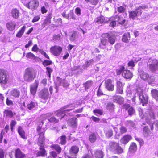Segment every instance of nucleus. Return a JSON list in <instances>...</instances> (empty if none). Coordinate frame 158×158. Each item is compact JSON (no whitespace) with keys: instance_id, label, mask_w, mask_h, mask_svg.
<instances>
[{"instance_id":"393cba45","label":"nucleus","mask_w":158,"mask_h":158,"mask_svg":"<svg viewBox=\"0 0 158 158\" xmlns=\"http://www.w3.org/2000/svg\"><path fill=\"white\" fill-rule=\"evenodd\" d=\"M19 12L16 8L13 9L11 12V15L12 17L15 19L19 18Z\"/></svg>"},{"instance_id":"aec40b11","label":"nucleus","mask_w":158,"mask_h":158,"mask_svg":"<svg viewBox=\"0 0 158 158\" xmlns=\"http://www.w3.org/2000/svg\"><path fill=\"white\" fill-rule=\"evenodd\" d=\"M9 93L11 96L15 98H18L20 95L19 91L15 89H13L10 90Z\"/></svg>"},{"instance_id":"ddd939ff","label":"nucleus","mask_w":158,"mask_h":158,"mask_svg":"<svg viewBox=\"0 0 158 158\" xmlns=\"http://www.w3.org/2000/svg\"><path fill=\"white\" fill-rule=\"evenodd\" d=\"M79 148L76 146H72L69 150V152L70 154L73 155V157L69 156V158H77L76 156L78 152Z\"/></svg>"},{"instance_id":"20e7f679","label":"nucleus","mask_w":158,"mask_h":158,"mask_svg":"<svg viewBox=\"0 0 158 158\" xmlns=\"http://www.w3.org/2000/svg\"><path fill=\"white\" fill-rule=\"evenodd\" d=\"M135 97H138L139 102L143 106L148 102V96L147 94H143L142 90L140 89H138L136 90Z\"/></svg>"},{"instance_id":"bf43d9fd","label":"nucleus","mask_w":158,"mask_h":158,"mask_svg":"<svg viewBox=\"0 0 158 158\" xmlns=\"http://www.w3.org/2000/svg\"><path fill=\"white\" fill-rule=\"evenodd\" d=\"M6 103L7 105L10 106H12L14 104L13 101L8 98H6Z\"/></svg>"},{"instance_id":"603ef678","label":"nucleus","mask_w":158,"mask_h":158,"mask_svg":"<svg viewBox=\"0 0 158 158\" xmlns=\"http://www.w3.org/2000/svg\"><path fill=\"white\" fill-rule=\"evenodd\" d=\"M17 124V122L14 120H12L10 123V129L12 132L13 131L14 127Z\"/></svg>"},{"instance_id":"412c9836","label":"nucleus","mask_w":158,"mask_h":158,"mask_svg":"<svg viewBox=\"0 0 158 158\" xmlns=\"http://www.w3.org/2000/svg\"><path fill=\"white\" fill-rule=\"evenodd\" d=\"M100 40L99 47L101 48H105L106 46L108 44L107 39L105 38L100 39Z\"/></svg>"},{"instance_id":"49530a36","label":"nucleus","mask_w":158,"mask_h":158,"mask_svg":"<svg viewBox=\"0 0 158 158\" xmlns=\"http://www.w3.org/2000/svg\"><path fill=\"white\" fill-rule=\"evenodd\" d=\"M126 125L127 127L129 126L130 127L133 128H135V125L134 122L131 120H128L127 121L126 123Z\"/></svg>"},{"instance_id":"774afa93","label":"nucleus","mask_w":158,"mask_h":158,"mask_svg":"<svg viewBox=\"0 0 158 158\" xmlns=\"http://www.w3.org/2000/svg\"><path fill=\"white\" fill-rule=\"evenodd\" d=\"M135 139L138 141L140 145H143L144 144V141L143 139L140 138H139L135 137Z\"/></svg>"},{"instance_id":"0eeeda50","label":"nucleus","mask_w":158,"mask_h":158,"mask_svg":"<svg viewBox=\"0 0 158 158\" xmlns=\"http://www.w3.org/2000/svg\"><path fill=\"white\" fill-rule=\"evenodd\" d=\"M57 81L55 83V89H56V92L58 91V87L59 86H62L64 87H66L69 86V84L67 80L62 79L59 77H57Z\"/></svg>"},{"instance_id":"2f4dec72","label":"nucleus","mask_w":158,"mask_h":158,"mask_svg":"<svg viewBox=\"0 0 158 158\" xmlns=\"http://www.w3.org/2000/svg\"><path fill=\"white\" fill-rule=\"evenodd\" d=\"M69 39L72 41L75 40L78 37V34L76 31H73L69 33Z\"/></svg>"},{"instance_id":"f704fd0d","label":"nucleus","mask_w":158,"mask_h":158,"mask_svg":"<svg viewBox=\"0 0 158 158\" xmlns=\"http://www.w3.org/2000/svg\"><path fill=\"white\" fill-rule=\"evenodd\" d=\"M140 75V76L141 79L144 80H146L148 79L149 75L146 72L143 71H139Z\"/></svg>"},{"instance_id":"864d4df0","label":"nucleus","mask_w":158,"mask_h":158,"mask_svg":"<svg viewBox=\"0 0 158 158\" xmlns=\"http://www.w3.org/2000/svg\"><path fill=\"white\" fill-rule=\"evenodd\" d=\"M128 112L129 115L131 116L135 113V110L133 107H131L128 110Z\"/></svg>"},{"instance_id":"338daca9","label":"nucleus","mask_w":158,"mask_h":158,"mask_svg":"<svg viewBox=\"0 0 158 158\" xmlns=\"http://www.w3.org/2000/svg\"><path fill=\"white\" fill-rule=\"evenodd\" d=\"M120 131L121 134H124L127 131V129L125 127H121L120 128Z\"/></svg>"},{"instance_id":"052dcab7","label":"nucleus","mask_w":158,"mask_h":158,"mask_svg":"<svg viewBox=\"0 0 158 158\" xmlns=\"http://www.w3.org/2000/svg\"><path fill=\"white\" fill-rule=\"evenodd\" d=\"M52 62L50 60H45L43 62V64L44 66H47L48 65H51Z\"/></svg>"},{"instance_id":"37998d69","label":"nucleus","mask_w":158,"mask_h":158,"mask_svg":"<svg viewBox=\"0 0 158 158\" xmlns=\"http://www.w3.org/2000/svg\"><path fill=\"white\" fill-rule=\"evenodd\" d=\"M89 138L91 143L94 142L96 139V134L94 133H91L89 135Z\"/></svg>"},{"instance_id":"680f3d73","label":"nucleus","mask_w":158,"mask_h":158,"mask_svg":"<svg viewBox=\"0 0 158 158\" xmlns=\"http://www.w3.org/2000/svg\"><path fill=\"white\" fill-rule=\"evenodd\" d=\"M126 10V8L122 6H120L118 8V10L119 13H124L125 11Z\"/></svg>"},{"instance_id":"9b49d317","label":"nucleus","mask_w":158,"mask_h":158,"mask_svg":"<svg viewBox=\"0 0 158 158\" xmlns=\"http://www.w3.org/2000/svg\"><path fill=\"white\" fill-rule=\"evenodd\" d=\"M49 96V93L48 89H44L41 90L39 93V97L44 100L47 99Z\"/></svg>"},{"instance_id":"f3484780","label":"nucleus","mask_w":158,"mask_h":158,"mask_svg":"<svg viewBox=\"0 0 158 158\" xmlns=\"http://www.w3.org/2000/svg\"><path fill=\"white\" fill-rule=\"evenodd\" d=\"M69 125L73 128L76 127L77 126V120L75 118H73L68 121Z\"/></svg>"},{"instance_id":"8fccbe9b","label":"nucleus","mask_w":158,"mask_h":158,"mask_svg":"<svg viewBox=\"0 0 158 158\" xmlns=\"http://www.w3.org/2000/svg\"><path fill=\"white\" fill-rule=\"evenodd\" d=\"M92 82L91 81H88L84 84V86L85 87V90L89 89L92 85Z\"/></svg>"},{"instance_id":"473e14b6","label":"nucleus","mask_w":158,"mask_h":158,"mask_svg":"<svg viewBox=\"0 0 158 158\" xmlns=\"http://www.w3.org/2000/svg\"><path fill=\"white\" fill-rule=\"evenodd\" d=\"M104 132L105 136L107 138H110L113 135V131L111 129L105 128L104 130Z\"/></svg>"},{"instance_id":"6ab92c4d","label":"nucleus","mask_w":158,"mask_h":158,"mask_svg":"<svg viewBox=\"0 0 158 158\" xmlns=\"http://www.w3.org/2000/svg\"><path fill=\"white\" fill-rule=\"evenodd\" d=\"M113 20L118 22V23L121 24H123L126 22V20L123 19V18L120 17L118 15H114L113 16Z\"/></svg>"},{"instance_id":"de8ad7c7","label":"nucleus","mask_w":158,"mask_h":158,"mask_svg":"<svg viewBox=\"0 0 158 158\" xmlns=\"http://www.w3.org/2000/svg\"><path fill=\"white\" fill-rule=\"evenodd\" d=\"M94 62V60L92 59L86 61L85 64L84 66L85 67H88L90 66H92Z\"/></svg>"},{"instance_id":"f257e3e1","label":"nucleus","mask_w":158,"mask_h":158,"mask_svg":"<svg viewBox=\"0 0 158 158\" xmlns=\"http://www.w3.org/2000/svg\"><path fill=\"white\" fill-rule=\"evenodd\" d=\"M44 122L42 121L39 123V126L36 128L37 131L38 135H39L38 139V144L40 146L39 149L40 151H38L37 153V156H44L46 154V151L44 148L43 145L44 143L45 139H44V134L45 132V129L42 128V126L43 125Z\"/></svg>"},{"instance_id":"39448f33","label":"nucleus","mask_w":158,"mask_h":158,"mask_svg":"<svg viewBox=\"0 0 158 158\" xmlns=\"http://www.w3.org/2000/svg\"><path fill=\"white\" fill-rule=\"evenodd\" d=\"M108 148L110 151L118 154L121 153L123 151L122 148L119 145V144L114 142L110 143Z\"/></svg>"},{"instance_id":"6e6552de","label":"nucleus","mask_w":158,"mask_h":158,"mask_svg":"<svg viewBox=\"0 0 158 158\" xmlns=\"http://www.w3.org/2000/svg\"><path fill=\"white\" fill-rule=\"evenodd\" d=\"M24 5L29 9L36 10L39 5L38 0H31L28 3H24Z\"/></svg>"},{"instance_id":"4d7b16f0","label":"nucleus","mask_w":158,"mask_h":158,"mask_svg":"<svg viewBox=\"0 0 158 158\" xmlns=\"http://www.w3.org/2000/svg\"><path fill=\"white\" fill-rule=\"evenodd\" d=\"M61 36L60 34L54 35L53 37V40L54 41H59L60 39Z\"/></svg>"},{"instance_id":"a878e982","label":"nucleus","mask_w":158,"mask_h":158,"mask_svg":"<svg viewBox=\"0 0 158 158\" xmlns=\"http://www.w3.org/2000/svg\"><path fill=\"white\" fill-rule=\"evenodd\" d=\"M7 29L10 31H13L15 29L16 23L14 21H10L6 23Z\"/></svg>"},{"instance_id":"09e8293b","label":"nucleus","mask_w":158,"mask_h":158,"mask_svg":"<svg viewBox=\"0 0 158 158\" xmlns=\"http://www.w3.org/2000/svg\"><path fill=\"white\" fill-rule=\"evenodd\" d=\"M52 148L55 149L58 153H60L61 152V148L58 144L53 145L52 146Z\"/></svg>"},{"instance_id":"bb28decb","label":"nucleus","mask_w":158,"mask_h":158,"mask_svg":"<svg viewBox=\"0 0 158 158\" xmlns=\"http://www.w3.org/2000/svg\"><path fill=\"white\" fill-rule=\"evenodd\" d=\"M106 21L107 20H105V17L102 16L97 18L96 23L98 25L101 26L102 24L105 23Z\"/></svg>"},{"instance_id":"ea45409f","label":"nucleus","mask_w":158,"mask_h":158,"mask_svg":"<svg viewBox=\"0 0 158 158\" xmlns=\"http://www.w3.org/2000/svg\"><path fill=\"white\" fill-rule=\"evenodd\" d=\"M58 143L62 145L65 144L66 143V137L65 135H62L59 137L57 140Z\"/></svg>"},{"instance_id":"4be33fe9","label":"nucleus","mask_w":158,"mask_h":158,"mask_svg":"<svg viewBox=\"0 0 158 158\" xmlns=\"http://www.w3.org/2000/svg\"><path fill=\"white\" fill-rule=\"evenodd\" d=\"M15 156L16 158H24L25 155L19 148H17L15 150Z\"/></svg>"},{"instance_id":"cd10ccee","label":"nucleus","mask_w":158,"mask_h":158,"mask_svg":"<svg viewBox=\"0 0 158 158\" xmlns=\"http://www.w3.org/2000/svg\"><path fill=\"white\" fill-rule=\"evenodd\" d=\"M132 139V137L130 135H126L120 140V142L123 144H126Z\"/></svg>"},{"instance_id":"a211bd4d","label":"nucleus","mask_w":158,"mask_h":158,"mask_svg":"<svg viewBox=\"0 0 158 158\" xmlns=\"http://www.w3.org/2000/svg\"><path fill=\"white\" fill-rule=\"evenodd\" d=\"M122 74L123 76L126 79H131L133 76V74L128 70L124 69Z\"/></svg>"},{"instance_id":"1a4fd4ad","label":"nucleus","mask_w":158,"mask_h":158,"mask_svg":"<svg viewBox=\"0 0 158 158\" xmlns=\"http://www.w3.org/2000/svg\"><path fill=\"white\" fill-rule=\"evenodd\" d=\"M143 116L144 117H143L145 118L146 122L148 124H150L151 130H152L154 129L153 125L152 123H151L150 120L151 119H155V116L153 112H150L147 116H145L144 115H143Z\"/></svg>"},{"instance_id":"58836bf2","label":"nucleus","mask_w":158,"mask_h":158,"mask_svg":"<svg viewBox=\"0 0 158 158\" xmlns=\"http://www.w3.org/2000/svg\"><path fill=\"white\" fill-rule=\"evenodd\" d=\"M115 106L112 102L108 103L106 105V108L107 110L111 112L114 111Z\"/></svg>"},{"instance_id":"a19ab883","label":"nucleus","mask_w":158,"mask_h":158,"mask_svg":"<svg viewBox=\"0 0 158 158\" xmlns=\"http://www.w3.org/2000/svg\"><path fill=\"white\" fill-rule=\"evenodd\" d=\"M71 71L75 74H78L82 72V69L80 66H74L71 68Z\"/></svg>"},{"instance_id":"dca6fc26","label":"nucleus","mask_w":158,"mask_h":158,"mask_svg":"<svg viewBox=\"0 0 158 158\" xmlns=\"http://www.w3.org/2000/svg\"><path fill=\"white\" fill-rule=\"evenodd\" d=\"M38 85V81L36 80L35 83L31 86L30 92L32 95H34L35 94Z\"/></svg>"},{"instance_id":"a18cd8bd","label":"nucleus","mask_w":158,"mask_h":158,"mask_svg":"<svg viewBox=\"0 0 158 158\" xmlns=\"http://www.w3.org/2000/svg\"><path fill=\"white\" fill-rule=\"evenodd\" d=\"M26 28V26H24L19 31V32L16 35V36L17 37L20 38L23 35Z\"/></svg>"},{"instance_id":"3c124183","label":"nucleus","mask_w":158,"mask_h":158,"mask_svg":"<svg viewBox=\"0 0 158 158\" xmlns=\"http://www.w3.org/2000/svg\"><path fill=\"white\" fill-rule=\"evenodd\" d=\"M52 13H50L47 16L46 18L44 19V23H51L52 19Z\"/></svg>"},{"instance_id":"c03bdc74","label":"nucleus","mask_w":158,"mask_h":158,"mask_svg":"<svg viewBox=\"0 0 158 158\" xmlns=\"http://www.w3.org/2000/svg\"><path fill=\"white\" fill-rule=\"evenodd\" d=\"M104 155L103 152L101 150H97L95 153V156L96 158H103Z\"/></svg>"},{"instance_id":"6e6d98bb","label":"nucleus","mask_w":158,"mask_h":158,"mask_svg":"<svg viewBox=\"0 0 158 158\" xmlns=\"http://www.w3.org/2000/svg\"><path fill=\"white\" fill-rule=\"evenodd\" d=\"M48 121L51 122L56 123L58 122L59 119L58 118L54 116H52L48 119Z\"/></svg>"},{"instance_id":"b1692460","label":"nucleus","mask_w":158,"mask_h":158,"mask_svg":"<svg viewBox=\"0 0 158 158\" xmlns=\"http://www.w3.org/2000/svg\"><path fill=\"white\" fill-rule=\"evenodd\" d=\"M17 131L20 135L21 137L23 139H27L25 136V132L23 129V127L19 126L17 129Z\"/></svg>"},{"instance_id":"423d86ee","label":"nucleus","mask_w":158,"mask_h":158,"mask_svg":"<svg viewBox=\"0 0 158 158\" xmlns=\"http://www.w3.org/2000/svg\"><path fill=\"white\" fill-rule=\"evenodd\" d=\"M146 7L145 6H140L134 11L129 12V17L132 19H138V16L140 15L142 13V9Z\"/></svg>"},{"instance_id":"0e129e2a","label":"nucleus","mask_w":158,"mask_h":158,"mask_svg":"<svg viewBox=\"0 0 158 158\" xmlns=\"http://www.w3.org/2000/svg\"><path fill=\"white\" fill-rule=\"evenodd\" d=\"M75 13L78 16H79L81 15V9L79 7H77L75 9Z\"/></svg>"},{"instance_id":"13d9d810","label":"nucleus","mask_w":158,"mask_h":158,"mask_svg":"<svg viewBox=\"0 0 158 158\" xmlns=\"http://www.w3.org/2000/svg\"><path fill=\"white\" fill-rule=\"evenodd\" d=\"M124 69L125 67L124 66H121L120 69H117L116 70L117 74V75H120L121 73L123 72Z\"/></svg>"},{"instance_id":"e433bc0d","label":"nucleus","mask_w":158,"mask_h":158,"mask_svg":"<svg viewBox=\"0 0 158 158\" xmlns=\"http://www.w3.org/2000/svg\"><path fill=\"white\" fill-rule=\"evenodd\" d=\"M137 145L134 142L132 143L129 148V151L131 152L134 153L137 150Z\"/></svg>"},{"instance_id":"c756f323","label":"nucleus","mask_w":158,"mask_h":158,"mask_svg":"<svg viewBox=\"0 0 158 158\" xmlns=\"http://www.w3.org/2000/svg\"><path fill=\"white\" fill-rule=\"evenodd\" d=\"M130 39V33L127 32L125 33L123 36L122 40L123 41L126 43L129 42Z\"/></svg>"},{"instance_id":"c85d7f7f","label":"nucleus","mask_w":158,"mask_h":158,"mask_svg":"<svg viewBox=\"0 0 158 158\" xmlns=\"http://www.w3.org/2000/svg\"><path fill=\"white\" fill-rule=\"evenodd\" d=\"M143 134L146 137H148L151 135V132L148 126H145L143 127Z\"/></svg>"},{"instance_id":"7c9ffc66","label":"nucleus","mask_w":158,"mask_h":158,"mask_svg":"<svg viewBox=\"0 0 158 158\" xmlns=\"http://www.w3.org/2000/svg\"><path fill=\"white\" fill-rule=\"evenodd\" d=\"M117 85L116 93L121 94H122L123 93V90L122 82L120 81H117Z\"/></svg>"},{"instance_id":"79ce46f5","label":"nucleus","mask_w":158,"mask_h":158,"mask_svg":"<svg viewBox=\"0 0 158 158\" xmlns=\"http://www.w3.org/2000/svg\"><path fill=\"white\" fill-rule=\"evenodd\" d=\"M151 93L152 97L158 101V90L155 89H153L151 90Z\"/></svg>"},{"instance_id":"5fc2aeb1","label":"nucleus","mask_w":158,"mask_h":158,"mask_svg":"<svg viewBox=\"0 0 158 158\" xmlns=\"http://www.w3.org/2000/svg\"><path fill=\"white\" fill-rule=\"evenodd\" d=\"M26 56L28 58L31 59H35V55L31 52L27 53L26 54Z\"/></svg>"},{"instance_id":"f8f14e48","label":"nucleus","mask_w":158,"mask_h":158,"mask_svg":"<svg viewBox=\"0 0 158 158\" xmlns=\"http://www.w3.org/2000/svg\"><path fill=\"white\" fill-rule=\"evenodd\" d=\"M7 81L6 72L2 69H0V83L5 84Z\"/></svg>"},{"instance_id":"e2e57ef3","label":"nucleus","mask_w":158,"mask_h":158,"mask_svg":"<svg viewBox=\"0 0 158 158\" xmlns=\"http://www.w3.org/2000/svg\"><path fill=\"white\" fill-rule=\"evenodd\" d=\"M93 112L94 113H97L99 115H101L102 114L103 111L102 110L97 109L94 110L93 111Z\"/></svg>"},{"instance_id":"69168bd1","label":"nucleus","mask_w":158,"mask_h":158,"mask_svg":"<svg viewBox=\"0 0 158 158\" xmlns=\"http://www.w3.org/2000/svg\"><path fill=\"white\" fill-rule=\"evenodd\" d=\"M148 61L149 62H152L156 63L157 66L158 65V60H156L154 58H150L148 59Z\"/></svg>"},{"instance_id":"4c0bfd02","label":"nucleus","mask_w":158,"mask_h":158,"mask_svg":"<svg viewBox=\"0 0 158 158\" xmlns=\"http://www.w3.org/2000/svg\"><path fill=\"white\" fill-rule=\"evenodd\" d=\"M148 65L149 68L152 72H155L158 68V66L156 63L151 62Z\"/></svg>"},{"instance_id":"4468645a","label":"nucleus","mask_w":158,"mask_h":158,"mask_svg":"<svg viewBox=\"0 0 158 158\" xmlns=\"http://www.w3.org/2000/svg\"><path fill=\"white\" fill-rule=\"evenodd\" d=\"M102 36L106 38L108 42L110 43L111 45H113L115 42L116 37L114 35L106 33L103 35Z\"/></svg>"},{"instance_id":"5701e85b","label":"nucleus","mask_w":158,"mask_h":158,"mask_svg":"<svg viewBox=\"0 0 158 158\" xmlns=\"http://www.w3.org/2000/svg\"><path fill=\"white\" fill-rule=\"evenodd\" d=\"M113 101L114 102L122 104L124 101V98L119 95H115L113 97Z\"/></svg>"},{"instance_id":"f03ea898","label":"nucleus","mask_w":158,"mask_h":158,"mask_svg":"<svg viewBox=\"0 0 158 158\" xmlns=\"http://www.w3.org/2000/svg\"><path fill=\"white\" fill-rule=\"evenodd\" d=\"M75 105L71 103L67 105L64 106L63 108L58 110L56 112V116L58 118V119H61L64 118V119H67L68 118L67 114L69 115H72L71 113H68V112L72 110L75 107Z\"/></svg>"},{"instance_id":"c9c22d12","label":"nucleus","mask_w":158,"mask_h":158,"mask_svg":"<svg viewBox=\"0 0 158 158\" xmlns=\"http://www.w3.org/2000/svg\"><path fill=\"white\" fill-rule=\"evenodd\" d=\"M37 105V103L36 102L31 101L29 102L27 104V108L30 110H32Z\"/></svg>"},{"instance_id":"2eb2a0df","label":"nucleus","mask_w":158,"mask_h":158,"mask_svg":"<svg viewBox=\"0 0 158 158\" xmlns=\"http://www.w3.org/2000/svg\"><path fill=\"white\" fill-rule=\"evenodd\" d=\"M105 87L108 90L110 91H113L114 89V86L112 84V81L110 79L106 80L105 82Z\"/></svg>"},{"instance_id":"7ed1b4c3","label":"nucleus","mask_w":158,"mask_h":158,"mask_svg":"<svg viewBox=\"0 0 158 158\" xmlns=\"http://www.w3.org/2000/svg\"><path fill=\"white\" fill-rule=\"evenodd\" d=\"M35 77V73L32 68L28 67L26 69L23 75L25 81L27 82H31L34 80Z\"/></svg>"},{"instance_id":"72a5a7b5","label":"nucleus","mask_w":158,"mask_h":158,"mask_svg":"<svg viewBox=\"0 0 158 158\" xmlns=\"http://www.w3.org/2000/svg\"><path fill=\"white\" fill-rule=\"evenodd\" d=\"M4 116L6 118H11L13 116V113L12 111L9 110H5L4 112Z\"/></svg>"},{"instance_id":"9d476101","label":"nucleus","mask_w":158,"mask_h":158,"mask_svg":"<svg viewBox=\"0 0 158 158\" xmlns=\"http://www.w3.org/2000/svg\"><path fill=\"white\" fill-rule=\"evenodd\" d=\"M51 52L56 56H59L62 51V48L60 46L55 45L50 48Z\"/></svg>"}]
</instances>
